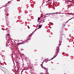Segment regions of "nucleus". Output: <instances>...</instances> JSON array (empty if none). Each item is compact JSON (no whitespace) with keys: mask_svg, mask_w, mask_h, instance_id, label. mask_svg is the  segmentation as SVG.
Listing matches in <instances>:
<instances>
[{"mask_svg":"<svg viewBox=\"0 0 74 74\" xmlns=\"http://www.w3.org/2000/svg\"><path fill=\"white\" fill-rule=\"evenodd\" d=\"M48 60H47V62H48Z\"/></svg>","mask_w":74,"mask_h":74,"instance_id":"obj_15","label":"nucleus"},{"mask_svg":"<svg viewBox=\"0 0 74 74\" xmlns=\"http://www.w3.org/2000/svg\"><path fill=\"white\" fill-rule=\"evenodd\" d=\"M39 29H40V28H41V25H39Z\"/></svg>","mask_w":74,"mask_h":74,"instance_id":"obj_4","label":"nucleus"},{"mask_svg":"<svg viewBox=\"0 0 74 74\" xmlns=\"http://www.w3.org/2000/svg\"><path fill=\"white\" fill-rule=\"evenodd\" d=\"M17 63H18V62H17Z\"/></svg>","mask_w":74,"mask_h":74,"instance_id":"obj_12","label":"nucleus"},{"mask_svg":"<svg viewBox=\"0 0 74 74\" xmlns=\"http://www.w3.org/2000/svg\"><path fill=\"white\" fill-rule=\"evenodd\" d=\"M57 53L59 51V47H58L57 49Z\"/></svg>","mask_w":74,"mask_h":74,"instance_id":"obj_1","label":"nucleus"},{"mask_svg":"<svg viewBox=\"0 0 74 74\" xmlns=\"http://www.w3.org/2000/svg\"><path fill=\"white\" fill-rule=\"evenodd\" d=\"M43 63H44V62H43L42 63V64H43Z\"/></svg>","mask_w":74,"mask_h":74,"instance_id":"obj_10","label":"nucleus"},{"mask_svg":"<svg viewBox=\"0 0 74 74\" xmlns=\"http://www.w3.org/2000/svg\"><path fill=\"white\" fill-rule=\"evenodd\" d=\"M40 18H39V17H38V22H39L40 21H39V20H40Z\"/></svg>","mask_w":74,"mask_h":74,"instance_id":"obj_2","label":"nucleus"},{"mask_svg":"<svg viewBox=\"0 0 74 74\" xmlns=\"http://www.w3.org/2000/svg\"><path fill=\"white\" fill-rule=\"evenodd\" d=\"M19 44L20 45H21V44H22L20 43V44Z\"/></svg>","mask_w":74,"mask_h":74,"instance_id":"obj_11","label":"nucleus"},{"mask_svg":"<svg viewBox=\"0 0 74 74\" xmlns=\"http://www.w3.org/2000/svg\"><path fill=\"white\" fill-rule=\"evenodd\" d=\"M10 2H11V1L8 2V3L9 4V3H10Z\"/></svg>","mask_w":74,"mask_h":74,"instance_id":"obj_6","label":"nucleus"},{"mask_svg":"<svg viewBox=\"0 0 74 74\" xmlns=\"http://www.w3.org/2000/svg\"><path fill=\"white\" fill-rule=\"evenodd\" d=\"M60 45V44H59V45Z\"/></svg>","mask_w":74,"mask_h":74,"instance_id":"obj_18","label":"nucleus"},{"mask_svg":"<svg viewBox=\"0 0 74 74\" xmlns=\"http://www.w3.org/2000/svg\"><path fill=\"white\" fill-rule=\"evenodd\" d=\"M56 14V13H52L48 14H47V15H49L50 14Z\"/></svg>","mask_w":74,"mask_h":74,"instance_id":"obj_3","label":"nucleus"},{"mask_svg":"<svg viewBox=\"0 0 74 74\" xmlns=\"http://www.w3.org/2000/svg\"><path fill=\"white\" fill-rule=\"evenodd\" d=\"M41 66L42 67V64H41Z\"/></svg>","mask_w":74,"mask_h":74,"instance_id":"obj_9","label":"nucleus"},{"mask_svg":"<svg viewBox=\"0 0 74 74\" xmlns=\"http://www.w3.org/2000/svg\"><path fill=\"white\" fill-rule=\"evenodd\" d=\"M36 27H37V26Z\"/></svg>","mask_w":74,"mask_h":74,"instance_id":"obj_16","label":"nucleus"},{"mask_svg":"<svg viewBox=\"0 0 74 74\" xmlns=\"http://www.w3.org/2000/svg\"><path fill=\"white\" fill-rule=\"evenodd\" d=\"M59 42H60V41H59Z\"/></svg>","mask_w":74,"mask_h":74,"instance_id":"obj_14","label":"nucleus"},{"mask_svg":"<svg viewBox=\"0 0 74 74\" xmlns=\"http://www.w3.org/2000/svg\"><path fill=\"white\" fill-rule=\"evenodd\" d=\"M7 36H10V34H8L7 35Z\"/></svg>","mask_w":74,"mask_h":74,"instance_id":"obj_8","label":"nucleus"},{"mask_svg":"<svg viewBox=\"0 0 74 74\" xmlns=\"http://www.w3.org/2000/svg\"><path fill=\"white\" fill-rule=\"evenodd\" d=\"M31 36H32V35H31Z\"/></svg>","mask_w":74,"mask_h":74,"instance_id":"obj_17","label":"nucleus"},{"mask_svg":"<svg viewBox=\"0 0 74 74\" xmlns=\"http://www.w3.org/2000/svg\"><path fill=\"white\" fill-rule=\"evenodd\" d=\"M27 40H29L28 39H27Z\"/></svg>","mask_w":74,"mask_h":74,"instance_id":"obj_13","label":"nucleus"},{"mask_svg":"<svg viewBox=\"0 0 74 74\" xmlns=\"http://www.w3.org/2000/svg\"><path fill=\"white\" fill-rule=\"evenodd\" d=\"M53 59V58H52V59H51L50 60H52V59Z\"/></svg>","mask_w":74,"mask_h":74,"instance_id":"obj_7","label":"nucleus"},{"mask_svg":"<svg viewBox=\"0 0 74 74\" xmlns=\"http://www.w3.org/2000/svg\"><path fill=\"white\" fill-rule=\"evenodd\" d=\"M70 19H69L68 21H67V22H68L69 21H70Z\"/></svg>","mask_w":74,"mask_h":74,"instance_id":"obj_5","label":"nucleus"}]
</instances>
